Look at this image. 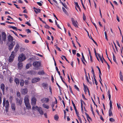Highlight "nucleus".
I'll return each instance as SVG.
<instances>
[{
    "mask_svg": "<svg viewBox=\"0 0 123 123\" xmlns=\"http://www.w3.org/2000/svg\"><path fill=\"white\" fill-rule=\"evenodd\" d=\"M28 98L29 96H25L24 98V100L26 108L28 109H31V107L29 103Z\"/></svg>",
    "mask_w": 123,
    "mask_h": 123,
    "instance_id": "obj_1",
    "label": "nucleus"
},
{
    "mask_svg": "<svg viewBox=\"0 0 123 123\" xmlns=\"http://www.w3.org/2000/svg\"><path fill=\"white\" fill-rule=\"evenodd\" d=\"M41 63L40 61L34 62L32 63V65L36 69H38L41 66Z\"/></svg>",
    "mask_w": 123,
    "mask_h": 123,
    "instance_id": "obj_2",
    "label": "nucleus"
},
{
    "mask_svg": "<svg viewBox=\"0 0 123 123\" xmlns=\"http://www.w3.org/2000/svg\"><path fill=\"white\" fill-rule=\"evenodd\" d=\"M25 59L24 54H22L20 55L18 58V61L19 62H21Z\"/></svg>",
    "mask_w": 123,
    "mask_h": 123,
    "instance_id": "obj_3",
    "label": "nucleus"
},
{
    "mask_svg": "<svg viewBox=\"0 0 123 123\" xmlns=\"http://www.w3.org/2000/svg\"><path fill=\"white\" fill-rule=\"evenodd\" d=\"M14 53L13 51L12 52L11 55L9 57V61L10 62H12L13 61V59L14 57Z\"/></svg>",
    "mask_w": 123,
    "mask_h": 123,
    "instance_id": "obj_4",
    "label": "nucleus"
},
{
    "mask_svg": "<svg viewBox=\"0 0 123 123\" xmlns=\"http://www.w3.org/2000/svg\"><path fill=\"white\" fill-rule=\"evenodd\" d=\"M5 105H6V106H5L6 111V112H7L8 111V109L9 107V102L8 100H6V101Z\"/></svg>",
    "mask_w": 123,
    "mask_h": 123,
    "instance_id": "obj_5",
    "label": "nucleus"
},
{
    "mask_svg": "<svg viewBox=\"0 0 123 123\" xmlns=\"http://www.w3.org/2000/svg\"><path fill=\"white\" fill-rule=\"evenodd\" d=\"M71 19L72 22V24L76 28L78 27V26H77V24H78V23L77 22V21H75L74 20V19L73 18H71Z\"/></svg>",
    "mask_w": 123,
    "mask_h": 123,
    "instance_id": "obj_6",
    "label": "nucleus"
},
{
    "mask_svg": "<svg viewBox=\"0 0 123 123\" xmlns=\"http://www.w3.org/2000/svg\"><path fill=\"white\" fill-rule=\"evenodd\" d=\"M16 100L17 105H20L22 103L23 98H20V99H19L18 98H17L16 99Z\"/></svg>",
    "mask_w": 123,
    "mask_h": 123,
    "instance_id": "obj_7",
    "label": "nucleus"
},
{
    "mask_svg": "<svg viewBox=\"0 0 123 123\" xmlns=\"http://www.w3.org/2000/svg\"><path fill=\"white\" fill-rule=\"evenodd\" d=\"M40 79L39 77L34 78L32 79V82L33 83H36L39 81Z\"/></svg>",
    "mask_w": 123,
    "mask_h": 123,
    "instance_id": "obj_8",
    "label": "nucleus"
},
{
    "mask_svg": "<svg viewBox=\"0 0 123 123\" xmlns=\"http://www.w3.org/2000/svg\"><path fill=\"white\" fill-rule=\"evenodd\" d=\"M0 88L2 90V92L3 94V95H4L5 87V85L3 83H2L0 85Z\"/></svg>",
    "mask_w": 123,
    "mask_h": 123,
    "instance_id": "obj_9",
    "label": "nucleus"
},
{
    "mask_svg": "<svg viewBox=\"0 0 123 123\" xmlns=\"http://www.w3.org/2000/svg\"><path fill=\"white\" fill-rule=\"evenodd\" d=\"M2 40L5 41L6 40V33L4 32H3L2 33Z\"/></svg>",
    "mask_w": 123,
    "mask_h": 123,
    "instance_id": "obj_10",
    "label": "nucleus"
},
{
    "mask_svg": "<svg viewBox=\"0 0 123 123\" xmlns=\"http://www.w3.org/2000/svg\"><path fill=\"white\" fill-rule=\"evenodd\" d=\"M15 43L14 41L12 42V43L10 44L9 46V49L10 50H11L12 49L13 46L15 44Z\"/></svg>",
    "mask_w": 123,
    "mask_h": 123,
    "instance_id": "obj_11",
    "label": "nucleus"
},
{
    "mask_svg": "<svg viewBox=\"0 0 123 123\" xmlns=\"http://www.w3.org/2000/svg\"><path fill=\"white\" fill-rule=\"evenodd\" d=\"M36 99L34 97H33L31 98V104L32 105H35L36 103Z\"/></svg>",
    "mask_w": 123,
    "mask_h": 123,
    "instance_id": "obj_12",
    "label": "nucleus"
},
{
    "mask_svg": "<svg viewBox=\"0 0 123 123\" xmlns=\"http://www.w3.org/2000/svg\"><path fill=\"white\" fill-rule=\"evenodd\" d=\"M28 92L27 88L24 89H22L21 91V93L23 95H25Z\"/></svg>",
    "mask_w": 123,
    "mask_h": 123,
    "instance_id": "obj_13",
    "label": "nucleus"
},
{
    "mask_svg": "<svg viewBox=\"0 0 123 123\" xmlns=\"http://www.w3.org/2000/svg\"><path fill=\"white\" fill-rule=\"evenodd\" d=\"M23 67L22 63L21 62H19L18 63V68L19 69H21Z\"/></svg>",
    "mask_w": 123,
    "mask_h": 123,
    "instance_id": "obj_14",
    "label": "nucleus"
},
{
    "mask_svg": "<svg viewBox=\"0 0 123 123\" xmlns=\"http://www.w3.org/2000/svg\"><path fill=\"white\" fill-rule=\"evenodd\" d=\"M8 41L10 42H12L13 40V37L10 35H9L8 36Z\"/></svg>",
    "mask_w": 123,
    "mask_h": 123,
    "instance_id": "obj_15",
    "label": "nucleus"
},
{
    "mask_svg": "<svg viewBox=\"0 0 123 123\" xmlns=\"http://www.w3.org/2000/svg\"><path fill=\"white\" fill-rule=\"evenodd\" d=\"M37 74L40 75H43L45 74V73L43 70H42L38 72Z\"/></svg>",
    "mask_w": 123,
    "mask_h": 123,
    "instance_id": "obj_16",
    "label": "nucleus"
},
{
    "mask_svg": "<svg viewBox=\"0 0 123 123\" xmlns=\"http://www.w3.org/2000/svg\"><path fill=\"white\" fill-rule=\"evenodd\" d=\"M37 111L40 114L42 115L43 114V112L41 107H39V109H38Z\"/></svg>",
    "mask_w": 123,
    "mask_h": 123,
    "instance_id": "obj_17",
    "label": "nucleus"
},
{
    "mask_svg": "<svg viewBox=\"0 0 123 123\" xmlns=\"http://www.w3.org/2000/svg\"><path fill=\"white\" fill-rule=\"evenodd\" d=\"M11 108L14 111L15 110L16 107L15 104L14 103H12L11 105Z\"/></svg>",
    "mask_w": 123,
    "mask_h": 123,
    "instance_id": "obj_18",
    "label": "nucleus"
},
{
    "mask_svg": "<svg viewBox=\"0 0 123 123\" xmlns=\"http://www.w3.org/2000/svg\"><path fill=\"white\" fill-rule=\"evenodd\" d=\"M19 48V45L18 44H16L14 50V51H15L16 52H17V51H18V49Z\"/></svg>",
    "mask_w": 123,
    "mask_h": 123,
    "instance_id": "obj_19",
    "label": "nucleus"
},
{
    "mask_svg": "<svg viewBox=\"0 0 123 123\" xmlns=\"http://www.w3.org/2000/svg\"><path fill=\"white\" fill-rule=\"evenodd\" d=\"M14 81L17 85H18L19 84V80L18 78H15L14 80Z\"/></svg>",
    "mask_w": 123,
    "mask_h": 123,
    "instance_id": "obj_20",
    "label": "nucleus"
},
{
    "mask_svg": "<svg viewBox=\"0 0 123 123\" xmlns=\"http://www.w3.org/2000/svg\"><path fill=\"white\" fill-rule=\"evenodd\" d=\"M29 73L32 75H35L37 74V72L35 71L32 70L30 71Z\"/></svg>",
    "mask_w": 123,
    "mask_h": 123,
    "instance_id": "obj_21",
    "label": "nucleus"
},
{
    "mask_svg": "<svg viewBox=\"0 0 123 123\" xmlns=\"http://www.w3.org/2000/svg\"><path fill=\"white\" fill-rule=\"evenodd\" d=\"M74 3H75V6L77 7L79 9L80 11V12H81V8H80L79 6L78 5V3L77 2H74Z\"/></svg>",
    "mask_w": 123,
    "mask_h": 123,
    "instance_id": "obj_22",
    "label": "nucleus"
},
{
    "mask_svg": "<svg viewBox=\"0 0 123 123\" xmlns=\"http://www.w3.org/2000/svg\"><path fill=\"white\" fill-rule=\"evenodd\" d=\"M85 114L87 118V120L88 121H89V120H88V119L91 120H92V118L89 116L88 115L86 112H85Z\"/></svg>",
    "mask_w": 123,
    "mask_h": 123,
    "instance_id": "obj_23",
    "label": "nucleus"
},
{
    "mask_svg": "<svg viewBox=\"0 0 123 123\" xmlns=\"http://www.w3.org/2000/svg\"><path fill=\"white\" fill-rule=\"evenodd\" d=\"M112 109H109V116H113V114L111 111Z\"/></svg>",
    "mask_w": 123,
    "mask_h": 123,
    "instance_id": "obj_24",
    "label": "nucleus"
},
{
    "mask_svg": "<svg viewBox=\"0 0 123 123\" xmlns=\"http://www.w3.org/2000/svg\"><path fill=\"white\" fill-rule=\"evenodd\" d=\"M35 12L36 13H37L38 12H40L41 10L39 8L36 9L35 10H34Z\"/></svg>",
    "mask_w": 123,
    "mask_h": 123,
    "instance_id": "obj_25",
    "label": "nucleus"
},
{
    "mask_svg": "<svg viewBox=\"0 0 123 123\" xmlns=\"http://www.w3.org/2000/svg\"><path fill=\"white\" fill-rule=\"evenodd\" d=\"M120 79L121 80L123 81V77L121 71L120 72Z\"/></svg>",
    "mask_w": 123,
    "mask_h": 123,
    "instance_id": "obj_26",
    "label": "nucleus"
},
{
    "mask_svg": "<svg viewBox=\"0 0 123 123\" xmlns=\"http://www.w3.org/2000/svg\"><path fill=\"white\" fill-rule=\"evenodd\" d=\"M42 86L44 88H45L47 87L48 85L47 84L43 83L42 84Z\"/></svg>",
    "mask_w": 123,
    "mask_h": 123,
    "instance_id": "obj_27",
    "label": "nucleus"
},
{
    "mask_svg": "<svg viewBox=\"0 0 123 123\" xmlns=\"http://www.w3.org/2000/svg\"><path fill=\"white\" fill-rule=\"evenodd\" d=\"M24 81L23 80H20V85L21 86H24Z\"/></svg>",
    "mask_w": 123,
    "mask_h": 123,
    "instance_id": "obj_28",
    "label": "nucleus"
},
{
    "mask_svg": "<svg viewBox=\"0 0 123 123\" xmlns=\"http://www.w3.org/2000/svg\"><path fill=\"white\" fill-rule=\"evenodd\" d=\"M98 55L99 59H100L101 61V62H102L103 63V61L102 58L100 56V54H98Z\"/></svg>",
    "mask_w": 123,
    "mask_h": 123,
    "instance_id": "obj_29",
    "label": "nucleus"
},
{
    "mask_svg": "<svg viewBox=\"0 0 123 123\" xmlns=\"http://www.w3.org/2000/svg\"><path fill=\"white\" fill-rule=\"evenodd\" d=\"M62 10L63 11V12H64L66 14H68V12L66 11V10L65 9L64 7H62Z\"/></svg>",
    "mask_w": 123,
    "mask_h": 123,
    "instance_id": "obj_30",
    "label": "nucleus"
},
{
    "mask_svg": "<svg viewBox=\"0 0 123 123\" xmlns=\"http://www.w3.org/2000/svg\"><path fill=\"white\" fill-rule=\"evenodd\" d=\"M6 98H4L3 102V106H5V104L6 103Z\"/></svg>",
    "mask_w": 123,
    "mask_h": 123,
    "instance_id": "obj_31",
    "label": "nucleus"
},
{
    "mask_svg": "<svg viewBox=\"0 0 123 123\" xmlns=\"http://www.w3.org/2000/svg\"><path fill=\"white\" fill-rule=\"evenodd\" d=\"M59 118L58 116V115L56 114L55 115L54 117V119L55 120H58Z\"/></svg>",
    "mask_w": 123,
    "mask_h": 123,
    "instance_id": "obj_32",
    "label": "nucleus"
},
{
    "mask_svg": "<svg viewBox=\"0 0 123 123\" xmlns=\"http://www.w3.org/2000/svg\"><path fill=\"white\" fill-rule=\"evenodd\" d=\"M110 109H112V102L111 100H110Z\"/></svg>",
    "mask_w": 123,
    "mask_h": 123,
    "instance_id": "obj_33",
    "label": "nucleus"
},
{
    "mask_svg": "<svg viewBox=\"0 0 123 123\" xmlns=\"http://www.w3.org/2000/svg\"><path fill=\"white\" fill-rule=\"evenodd\" d=\"M86 80L87 81V82H88L89 84H91L92 82H90L89 81V80H88V76H87V75H86Z\"/></svg>",
    "mask_w": 123,
    "mask_h": 123,
    "instance_id": "obj_34",
    "label": "nucleus"
},
{
    "mask_svg": "<svg viewBox=\"0 0 123 123\" xmlns=\"http://www.w3.org/2000/svg\"><path fill=\"white\" fill-rule=\"evenodd\" d=\"M102 57H103V59L104 60V61L105 62L106 64H107V66H108V69H110V67L109 65V64L108 63L106 62V61H105V60L104 59V58L103 57V56H102Z\"/></svg>",
    "mask_w": 123,
    "mask_h": 123,
    "instance_id": "obj_35",
    "label": "nucleus"
},
{
    "mask_svg": "<svg viewBox=\"0 0 123 123\" xmlns=\"http://www.w3.org/2000/svg\"><path fill=\"white\" fill-rule=\"evenodd\" d=\"M31 64H30V63H28L27 64L26 66V69H28L29 68V67L31 66Z\"/></svg>",
    "mask_w": 123,
    "mask_h": 123,
    "instance_id": "obj_36",
    "label": "nucleus"
},
{
    "mask_svg": "<svg viewBox=\"0 0 123 123\" xmlns=\"http://www.w3.org/2000/svg\"><path fill=\"white\" fill-rule=\"evenodd\" d=\"M43 106L47 109H48L49 108V106L48 105H47L45 104H43Z\"/></svg>",
    "mask_w": 123,
    "mask_h": 123,
    "instance_id": "obj_37",
    "label": "nucleus"
},
{
    "mask_svg": "<svg viewBox=\"0 0 123 123\" xmlns=\"http://www.w3.org/2000/svg\"><path fill=\"white\" fill-rule=\"evenodd\" d=\"M16 95L18 97L20 98L21 96L20 94V93L19 92H17Z\"/></svg>",
    "mask_w": 123,
    "mask_h": 123,
    "instance_id": "obj_38",
    "label": "nucleus"
},
{
    "mask_svg": "<svg viewBox=\"0 0 123 123\" xmlns=\"http://www.w3.org/2000/svg\"><path fill=\"white\" fill-rule=\"evenodd\" d=\"M38 109H39V107L37 106H34L32 107V109L33 110L36 109L38 110Z\"/></svg>",
    "mask_w": 123,
    "mask_h": 123,
    "instance_id": "obj_39",
    "label": "nucleus"
},
{
    "mask_svg": "<svg viewBox=\"0 0 123 123\" xmlns=\"http://www.w3.org/2000/svg\"><path fill=\"white\" fill-rule=\"evenodd\" d=\"M113 55V60L114 61L116 62H116V59L115 57V56L114 55L113 53H112Z\"/></svg>",
    "mask_w": 123,
    "mask_h": 123,
    "instance_id": "obj_40",
    "label": "nucleus"
},
{
    "mask_svg": "<svg viewBox=\"0 0 123 123\" xmlns=\"http://www.w3.org/2000/svg\"><path fill=\"white\" fill-rule=\"evenodd\" d=\"M99 71V77L101 80H102V79L101 78V73L100 70Z\"/></svg>",
    "mask_w": 123,
    "mask_h": 123,
    "instance_id": "obj_41",
    "label": "nucleus"
},
{
    "mask_svg": "<svg viewBox=\"0 0 123 123\" xmlns=\"http://www.w3.org/2000/svg\"><path fill=\"white\" fill-rule=\"evenodd\" d=\"M44 27L45 28L48 29H49L50 28V27L48 25L46 24L44 26Z\"/></svg>",
    "mask_w": 123,
    "mask_h": 123,
    "instance_id": "obj_42",
    "label": "nucleus"
},
{
    "mask_svg": "<svg viewBox=\"0 0 123 123\" xmlns=\"http://www.w3.org/2000/svg\"><path fill=\"white\" fill-rule=\"evenodd\" d=\"M105 38L107 41H108V39L107 38V35L106 33V31H105Z\"/></svg>",
    "mask_w": 123,
    "mask_h": 123,
    "instance_id": "obj_43",
    "label": "nucleus"
},
{
    "mask_svg": "<svg viewBox=\"0 0 123 123\" xmlns=\"http://www.w3.org/2000/svg\"><path fill=\"white\" fill-rule=\"evenodd\" d=\"M82 58L83 59V60H84V61L86 62V61L85 59V57H84V55L83 54V53H82Z\"/></svg>",
    "mask_w": 123,
    "mask_h": 123,
    "instance_id": "obj_44",
    "label": "nucleus"
},
{
    "mask_svg": "<svg viewBox=\"0 0 123 123\" xmlns=\"http://www.w3.org/2000/svg\"><path fill=\"white\" fill-rule=\"evenodd\" d=\"M74 87L75 89H76L78 91H79V90L78 88L77 87L76 85H74Z\"/></svg>",
    "mask_w": 123,
    "mask_h": 123,
    "instance_id": "obj_45",
    "label": "nucleus"
},
{
    "mask_svg": "<svg viewBox=\"0 0 123 123\" xmlns=\"http://www.w3.org/2000/svg\"><path fill=\"white\" fill-rule=\"evenodd\" d=\"M108 93L109 94L108 95H109V100H110V99L111 98V95L110 93V92L109 90H108Z\"/></svg>",
    "mask_w": 123,
    "mask_h": 123,
    "instance_id": "obj_46",
    "label": "nucleus"
},
{
    "mask_svg": "<svg viewBox=\"0 0 123 123\" xmlns=\"http://www.w3.org/2000/svg\"><path fill=\"white\" fill-rule=\"evenodd\" d=\"M25 31H27V32L28 34L29 33H30L31 32V31L29 29H26Z\"/></svg>",
    "mask_w": 123,
    "mask_h": 123,
    "instance_id": "obj_47",
    "label": "nucleus"
},
{
    "mask_svg": "<svg viewBox=\"0 0 123 123\" xmlns=\"http://www.w3.org/2000/svg\"><path fill=\"white\" fill-rule=\"evenodd\" d=\"M91 111H92V114L94 115V116H95L94 113L93 111V109L92 108V106H91Z\"/></svg>",
    "mask_w": 123,
    "mask_h": 123,
    "instance_id": "obj_48",
    "label": "nucleus"
},
{
    "mask_svg": "<svg viewBox=\"0 0 123 123\" xmlns=\"http://www.w3.org/2000/svg\"><path fill=\"white\" fill-rule=\"evenodd\" d=\"M110 121L111 122H114L115 121V120L113 118H110L109 119Z\"/></svg>",
    "mask_w": 123,
    "mask_h": 123,
    "instance_id": "obj_49",
    "label": "nucleus"
},
{
    "mask_svg": "<svg viewBox=\"0 0 123 123\" xmlns=\"http://www.w3.org/2000/svg\"><path fill=\"white\" fill-rule=\"evenodd\" d=\"M44 101L46 103L48 102L49 101V99L48 98H45Z\"/></svg>",
    "mask_w": 123,
    "mask_h": 123,
    "instance_id": "obj_50",
    "label": "nucleus"
},
{
    "mask_svg": "<svg viewBox=\"0 0 123 123\" xmlns=\"http://www.w3.org/2000/svg\"><path fill=\"white\" fill-rule=\"evenodd\" d=\"M69 89H70V91L71 93L73 94H74L73 92L72 91V88L70 86H69Z\"/></svg>",
    "mask_w": 123,
    "mask_h": 123,
    "instance_id": "obj_51",
    "label": "nucleus"
},
{
    "mask_svg": "<svg viewBox=\"0 0 123 123\" xmlns=\"http://www.w3.org/2000/svg\"><path fill=\"white\" fill-rule=\"evenodd\" d=\"M92 72L93 74H94V71L93 69V68L92 67Z\"/></svg>",
    "mask_w": 123,
    "mask_h": 123,
    "instance_id": "obj_52",
    "label": "nucleus"
},
{
    "mask_svg": "<svg viewBox=\"0 0 123 123\" xmlns=\"http://www.w3.org/2000/svg\"><path fill=\"white\" fill-rule=\"evenodd\" d=\"M72 43L73 45V46L74 47L75 49H77L76 47L75 46V44H74V41H72Z\"/></svg>",
    "mask_w": 123,
    "mask_h": 123,
    "instance_id": "obj_53",
    "label": "nucleus"
},
{
    "mask_svg": "<svg viewBox=\"0 0 123 123\" xmlns=\"http://www.w3.org/2000/svg\"><path fill=\"white\" fill-rule=\"evenodd\" d=\"M84 87L85 88L84 91L86 92V89L87 90H88V89H88V87L86 86H85Z\"/></svg>",
    "mask_w": 123,
    "mask_h": 123,
    "instance_id": "obj_54",
    "label": "nucleus"
},
{
    "mask_svg": "<svg viewBox=\"0 0 123 123\" xmlns=\"http://www.w3.org/2000/svg\"><path fill=\"white\" fill-rule=\"evenodd\" d=\"M72 51L73 54L74 55H75L76 50H73Z\"/></svg>",
    "mask_w": 123,
    "mask_h": 123,
    "instance_id": "obj_55",
    "label": "nucleus"
},
{
    "mask_svg": "<svg viewBox=\"0 0 123 123\" xmlns=\"http://www.w3.org/2000/svg\"><path fill=\"white\" fill-rule=\"evenodd\" d=\"M83 19L84 20H85L86 19V16H85V14L84 13L83 14Z\"/></svg>",
    "mask_w": 123,
    "mask_h": 123,
    "instance_id": "obj_56",
    "label": "nucleus"
},
{
    "mask_svg": "<svg viewBox=\"0 0 123 123\" xmlns=\"http://www.w3.org/2000/svg\"><path fill=\"white\" fill-rule=\"evenodd\" d=\"M25 24L30 26H31V25L28 22H27L25 23Z\"/></svg>",
    "mask_w": 123,
    "mask_h": 123,
    "instance_id": "obj_57",
    "label": "nucleus"
},
{
    "mask_svg": "<svg viewBox=\"0 0 123 123\" xmlns=\"http://www.w3.org/2000/svg\"><path fill=\"white\" fill-rule=\"evenodd\" d=\"M78 117H80L79 116V114L78 112L77 111H75Z\"/></svg>",
    "mask_w": 123,
    "mask_h": 123,
    "instance_id": "obj_58",
    "label": "nucleus"
},
{
    "mask_svg": "<svg viewBox=\"0 0 123 123\" xmlns=\"http://www.w3.org/2000/svg\"><path fill=\"white\" fill-rule=\"evenodd\" d=\"M82 99H81L80 100V102H81V109L83 108V105L82 103Z\"/></svg>",
    "mask_w": 123,
    "mask_h": 123,
    "instance_id": "obj_59",
    "label": "nucleus"
},
{
    "mask_svg": "<svg viewBox=\"0 0 123 123\" xmlns=\"http://www.w3.org/2000/svg\"><path fill=\"white\" fill-rule=\"evenodd\" d=\"M78 119L80 121V122L81 123H82V121L81 119V118L80 117H78Z\"/></svg>",
    "mask_w": 123,
    "mask_h": 123,
    "instance_id": "obj_60",
    "label": "nucleus"
},
{
    "mask_svg": "<svg viewBox=\"0 0 123 123\" xmlns=\"http://www.w3.org/2000/svg\"><path fill=\"white\" fill-rule=\"evenodd\" d=\"M49 89L50 92V93L51 94L52 93L51 88V86H50L49 87Z\"/></svg>",
    "mask_w": 123,
    "mask_h": 123,
    "instance_id": "obj_61",
    "label": "nucleus"
},
{
    "mask_svg": "<svg viewBox=\"0 0 123 123\" xmlns=\"http://www.w3.org/2000/svg\"><path fill=\"white\" fill-rule=\"evenodd\" d=\"M82 97L83 98V99H85L86 100H87V99L86 98H85V96H84V95L83 94H82Z\"/></svg>",
    "mask_w": 123,
    "mask_h": 123,
    "instance_id": "obj_62",
    "label": "nucleus"
},
{
    "mask_svg": "<svg viewBox=\"0 0 123 123\" xmlns=\"http://www.w3.org/2000/svg\"><path fill=\"white\" fill-rule=\"evenodd\" d=\"M12 28L13 29H15V30H16V31H17L18 30V29H17V27H14V26H12Z\"/></svg>",
    "mask_w": 123,
    "mask_h": 123,
    "instance_id": "obj_63",
    "label": "nucleus"
},
{
    "mask_svg": "<svg viewBox=\"0 0 123 123\" xmlns=\"http://www.w3.org/2000/svg\"><path fill=\"white\" fill-rule=\"evenodd\" d=\"M117 21L118 22H120V20H119V17H118V16L117 15Z\"/></svg>",
    "mask_w": 123,
    "mask_h": 123,
    "instance_id": "obj_64",
    "label": "nucleus"
}]
</instances>
